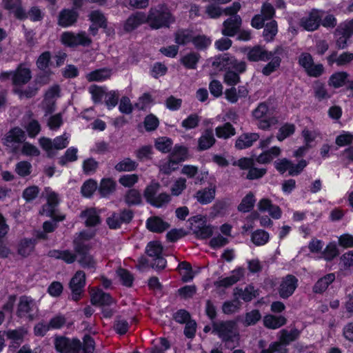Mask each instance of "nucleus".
I'll list each match as a JSON object with an SVG mask.
<instances>
[{
    "mask_svg": "<svg viewBox=\"0 0 353 353\" xmlns=\"http://www.w3.org/2000/svg\"><path fill=\"white\" fill-rule=\"evenodd\" d=\"M143 125L147 132L154 131L159 125V120L154 114H150L144 118Z\"/></svg>",
    "mask_w": 353,
    "mask_h": 353,
    "instance_id": "obj_64",
    "label": "nucleus"
},
{
    "mask_svg": "<svg viewBox=\"0 0 353 353\" xmlns=\"http://www.w3.org/2000/svg\"><path fill=\"white\" fill-rule=\"evenodd\" d=\"M79 12L74 9L63 8L58 15L57 23L62 28L73 26L78 20Z\"/></svg>",
    "mask_w": 353,
    "mask_h": 353,
    "instance_id": "obj_17",
    "label": "nucleus"
},
{
    "mask_svg": "<svg viewBox=\"0 0 353 353\" xmlns=\"http://www.w3.org/2000/svg\"><path fill=\"white\" fill-rule=\"evenodd\" d=\"M116 188V183L111 178L101 179L99 188V192L102 197H105L112 193Z\"/></svg>",
    "mask_w": 353,
    "mask_h": 353,
    "instance_id": "obj_42",
    "label": "nucleus"
},
{
    "mask_svg": "<svg viewBox=\"0 0 353 353\" xmlns=\"http://www.w3.org/2000/svg\"><path fill=\"white\" fill-rule=\"evenodd\" d=\"M97 188V183L92 179L86 180L81 188V192L84 197L90 198Z\"/></svg>",
    "mask_w": 353,
    "mask_h": 353,
    "instance_id": "obj_59",
    "label": "nucleus"
},
{
    "mask_svg": "<svg viewBox=\"0 0 353 353\" xmlns=\"http://www.w3.org/2000/svg\"><path fill=\"white\" fill-rule=\"evenodd\" d=\"M213 332L218 336L227 348H234L239 341L238 325L234 320L212 322Z\"/></svg>",
    "mask_w": 353,
    "mask_h": 353,
    "instance_id": "obj_1",
    "label": "nucleus"
},
{
    "mask_svg": "<svg viewBox=\"0 0 353 353\" xmlns=\"http://www.w3.org/2000/svg\"><path fill=\"white\" fill-rule=\"evenodd\" d=\"M281 54H276L274 55L269 61L262 69V73L265 76H269L272 72H275L281 65V58L280 57Z\"/></svg>",
    "mask_w": 353,
    "mask_h": 353,
    "instance_id": "obj_53",
    "label": "nucleus"
},
{
    "mask_svg": "<svg viewBox=\"0 0 353 353\" xmlns=\"http://www.w3.org/2000/svg\"><path fill=\"white\" fill-rule=\"evenodd\" d=\"M215 133L218 138L227 139L235 135L236 130L230 122H226L222 125L217 126L215 128Z\"/></svg>",
    "mask_w": 353,
    "mask_h": 353,
    "instance_id": "obj_40",
    "label": "nucleus"
},
{
    "mask_svg": "<svg viewBox=\"0 0 353 353\" xmlns=\"http://www.w3.org/2000/svg\"><path fill=\"white\" fill-rule=\"evenodd\" d=\"M54 345L59 353H80L81 341L77 337L57 336L54 339Z\"/></svg>",
    "mask_w": 353,
    "mask_h": 353,
    "instance_id": "obj_8",
    "label": "nucleus"
},
{
    "mask_svg": "<svg viewBox=\"0 0 353 353\" xmlns=\"http://www.w3.org/2000/svg\"><path fill=\"white\" fill-rule=\"evenodd\" d=\"M52 65V53L48 50L41 52L36 60V66L39 70H51Z\"/></svg>",
    "mask_w": 353,
    "mask_h": 353,
    "instance_id": "obj_36",
    "label": "nucleus"
},
{
    "mask_svg": "<svg viewBox=\"0 0 353 353\" xmlns=\"http://www.w3.org/2000/svg\"><path fill=\"white\" fill-rule=\"evenodd\" d=\"M78 150L73 146L68 148L65 154L61 156L59 159V164L61 166H65L68 162H74L77 160Z\"/></svg>",
    "mask_w": 353,
    "mask_h": 353,
    "instance_id": "obj_56",
    "label": "nucleus"
},
{
    "mask_svg": "<svg viewBox=\"0 0 353 353\" xmlns=\"http://www.w3.org/2000/svg\"><path fill=\"white\" fill-rule=\"evenodd\" d=\"M90 301L93 305L110 306L113 303V298L110 293L99 290L92 295Z\"/></svg>",
    "mask_w": 353,
    "mask_h": 353,
    "instance_id": "obj_26",
    "label": "nucleus"
},
{
    "mask_svg": "<svg viewBox=\"0 0 353 353\" xmlns=\"http://www.w3.org/2000/svg\"><path fill=\"white\" fill-rule=\"evenodd\" d=\"M116 272L122 285L127 288H131L132 286L134 277L128 270L120 267L117 270Z\"/></svg>",
    "mask_w": 353,
    "mask_h": 353,
    "instance_id": "obj_47",
    "label": "nucleus"
},
{
    "mask_svg": "<svg viewBox=\"0 0 353 353\" xmlns=\"http://www.w3.org/2000/svg\"><path fill=\"white\" fill-rule=\"evenodd\" d=\"M212 65L219 71L233 69L239 72H245L247 70V64L245 61H239L234 56L229 53H223L214 57Z\"/></svg>",
    "mask_w": 353,
    "mask_h": 353,
    "instance_id": "obj_4",
    "label": "nucleus"
},
{
    "mask_svg": "<svg viewBox=\"0 0 353 353\" xmlns=\"http://www.w3.org/2000/svg\"><path fill=\"white\" fill-rule=\"evenodd\" d=\"M201 59L199 53L190 52L180 59V63L188 70H195Z\"/></svg>",
    "mask_w": 353,
    "mask_h": 353,
    "instance_id": "obj_32",
    "label": "nucleus"
},
{
    "mask_svg": "<svg viewBox=\"0 0 353 353\" xmlns=\"http://www.w3.org/2000/svg\"><path fill=\"white\" fill-rule=\"evenodd\" d=\"M287 323V319L282 316H275L273 314H267L263 318V325L268 329H278Z\"/></svg>",
    "mask_w": 353,
    "mask_h": 353,
    "instance_id": "obj_30",
    "label": "nucleus"
},
{
    "mask_svg": "<svg viewBox=\"0 0 353 353\" xmlns=\"http://www.w3.org/2000/svg\"><path fill=\"white\" fill-rule=\"evenodd\" d=\"M22 87L13 88V93L17 94L19 99H31L35 97L39 90V88L34 83L29 85L26 89H21Z\"/></svg>",
    "mask_w": 353,
    "mask_h": 353,
    "instance_id": "obj_39",
    "label": "nucleus"
},
{
    "mask_svg": "<svg viewBox=\"0 0 353 353\" xmlns=\"http://www.w3.org/2000/svg\"><path fill=\"white\" fill-rule=\"evenodd\" d=\"M85 274L82 270H78L70 281L69 288L71 290V299L78 302L82 298L86 284Z\"/></svg>",
    "mask_w": 353,
    "mask_h": 353,
    "instance_id": "obj_11",
    "label": "nucleus"
},
{
    "mask_svg": "<svg viewBox=\"0 0 353 353\" xmlns=\"http://www.w3.org/2000/svg\"><path fill=\"white\" fill-rule=\"evenodd\" d=\"M139 163L129 157L124 158L114 165V169L119 172L135 171Z\"/></svg>",
    "mask_w": 353,
    "mask_h": 353,
    "instance_id": "obj_43",
    "label": "nucleus"
},
{
    "mask_svg": "<svg viewBox=\"0 0 353 353\" xmlns=\"http://www.w3.org/2000/svg\"><path fill=\"white\" fill-rule=\"evenodd\" d=\"M234 295L241 297L245 302H250L253 299L256 298L259 294L257 291L254 290V287L252 284H250L247 285L244 290L236 288Z\"/></svg>",
    "mask_w": 353,
    "mask_h": 353,
    "instance_id": "obj_37",
    "label": "nucleus"
},
{
    "mask_svg": "<svg viewBox=\"0 0 353 353\" xmlns=\"http://www.w3.org/2000/svg\"><path fill=\"white\" fill-rule=\"evenodd\" d=\"M32 77L30 68L26 67L23 63L18 64L13 70L1 71L0 72V81L11 80L13 88L23 87L30 81Z\"/></svg>",
    "mask_w": 353,
    "mask_h": 353,
    "instance_id": "obj_3",
    "label": "nucleus"
},
{
    "mask_svg": "<svg viewBox=\"0 0 353 353\" xmlns=\"http://www.w3.org/2000/svg\"><path fill=\"white\" fill-rule=\"evenodd\" d=\"M278 32V24L275 20H272L264 26L263 37L267 42L274 40Z\"/></svg>",
    "mask_w": 353,
    "mask_h": 353,
    "instance_id": "obj_44",
    "label": "nucleus"
},
{
    "mask_svg": "<svg viewBox=\"0 0 353 353\" xmlns=\"http://www.w3.org/2000/svg\"><path fill=\"white\" fill-rule=\"evenodd\" d=\"M270 239L269 233L263 230H256L252 232L251 240L256 246L266 244Z\"/></svg>",
    "mask_w": 353,
    "mask_h": 353,
    "instance_id": "obj_54",
    "label": "nucleus"
},
{
    "mask_svg": "<svg viewBox=\"0 0 353 353\" xmlns=\"http://www.w3.org/2000/svg\"><path fill=\"white\" fill-rule=\"evenodd\" d=\"M300 336V332L296 328H292L290 331L283 329L280 332L279 341L284 345H289L291 342L296 341Z\"/></svg>",
    "mask_w": 353,
    "mask_h": 353,
    "instance_id": "obj_41",
    "label": "nucleus"
},
{
    "mask_svg": "<svg viewBox=\"0 0 353 353\" xmlns=\"http://www.w3.org/2000/svg\"><path fill=\"white\" fill-rule=\"evenodd\" d=\"M269 110V106L266 102L259 103L257 107L252 110V117L258 121L256 125L261 130H268L272 125L277 123L276 118L272 116Z\"/></svg>",
    "mask_w": 353,
    "mask_h": 353,
    "instance_id": "obj_5",
    "label": "nucleus"
},
{
    "mask_svg": "<svg viewBox=\"0 0 353 353\" xmlns=\"http://www.w3.org/2000/svg\"><path fill=\"white\" fill-rule=\"evenodd\" d=\"M111 77V70L107 68L94 70L86 74V79L89 82H102Z\"/></svg>",
    "mask_w": 353,
    "mask_h": 353,
    "instance_id": "obj_31",
    "label": "nucleus"
},
{
    "mask_svg": "<svg viewBox=\"0 0 353 353\" xmlns=\"http://www.w3.org/2000/svg\"><path fill=\"white\" fill-rule=\"evenodd\" d=\"M353 142V134L350 132L343 131L341 134L338 135L335 139V143L339 147H344L350 145Z\"/></svg>",
    "mask_w": 353,
    "mask_h": 353,
    "instance_id": "obj_63",
    "label": "nucleus"
},
{
    "mask_svg": "<svg viewBox=\"0 0 353 353\" xmlns=\"http://www.w3.org/2000/svg\"><path fill=\"white\" fill-rule=\"evenodd\" d=\"M216 195L215 186L212 188H205L196 192L195 198L201 205H207L210 203Z\"/></svg>",
    "mask_w": 353,
    "mask_h": 353,
    "instance_id": "obj_29",
    "label": "nucleus"
},
{
    "mask_svg": "<svg viewBox=\"0 0 353 353\" xmlns=\"http://www.w3.org/2000/svg\"><path fill=\"white\" fill-rule=\"evenodd\" d=\"M37 244V239L22 238L17 245V254L23 258H27L34 252Z\"/></svg>",
    "mask_w": 353,
    "mask_h": 353,
    "instance_id": "obj_19",
    "label": "nucleus"
},
{
    "mask_svg": "<svg viewBox=\"0 0 353 353\" xmlns=\"http://www.w3.org/2000/svg\"><path fill=\"white\" fill-rule=\"evenodd\" d=\"M125 203L128 206L140 205L142 204L141 194L137 189H129L124 196Z\"/></svg>",
    "mask_w": 353,
    "mask_h": 353,
    "instance_id": "obj_38",
    "label": "nucleus"
},
{
    "mask_svg": "<svg viewBox=\"0 0 353 353\" xmlns=\"http://www.w3.org/2000/svg\"><path fill=\"white\" fill-rule=\"evenodd\" d=\"M261 314L257 309H254L245 313L242 323L245 327L256 325L261 319Z\"/></svg>",
    "mask_w": 353,
    "mask_h": 353,
    "instance_id": "obj_55",
    "label": "nucleus"
},
{
    "mask_svg": "<svg viewBox=\"0 0 353 353\" xmlns=\"http://www.w3.org/2000/svg\"><path fill=\"white\" fill-rule=\"evenodd\" d=\"M173 145V141L168 137H162L155 141L156 149L162 153H170Z\"/></svg>",
    "mask_w": 353,
    "mask_h": 353,
    "instance_id": "obj_52",
    "label": "nucleus"
},
{
    "mask_svg": "<svg viewBox=\"0 0 353 353\" xmlns=\"http://www.w3.org/2000/svg\"><path fill=\"white\" fill-rule=\"evenodd\" d=\"M284 51L282 46H277L272 51H268L264 47L256 45L250 48L247 53V59L251 62L268 61L274 55L283 54Z\"/></svg>",
    "mask_w": 353,
    "mask_h": 353,
    "instance_id": "obj_6",
    "label": "nucleus"
},
{
    "mask_svg": "<svg viewBox=\"0 0 353 353\" xmlns=\"http://www.w3.org/2000/svg\"><path fill=\"white\" fill-rule=\"evenodd\" d=\"M169 157L174 159V163L178 165L186 161L189 157L188 148L183 145L176 144L171 150Z\"/></svg>",
    "mask_w": 353,
    "mask_h": 353,
    "instance_id": "obj_28",
    "label": "nucleus"
},
{
    "mask_svg": "<svg viewBox=\"0 0 353 353\" xmlns=\"http://www.w3.org/2000/svg\"><path fill=\"white\" fill-rule=\"evenodd\" d=\"M89 20L92 24L103 29H106L108 20L105 16L99 10H92L89 14Z\"/></svg>",
    "mask_w": 353,
    "mask_h": 353,
    "instance_id": "obj_46",
    "label": "nucleus"
},
{
    "mask_svg": "<svg viewBox=\"0 0 353 353\" xmlns=\"http://www.w3.org/2000/svg\"><path fill=\"white\" fill-rule=\"evenodd\" d=\"M256 201V199L254 194L251 191L249 192L242 199L241 203L237 206L238 211L242 213H247L251 212L254 207Z\"/></svg>",
    "mask_w": 353,
    "mask_h": 353,
    "instance_id": "obj_33",
    "label": "nucleus"
},
{
    "mask_svg": "<svg viewBox=\"0 0 353 353\" xmlns=\"http://www.w3.org/2000/svg\"><path fill=\"white\" fill-rule=\"evenodd\" d=\"M214 232V228L212 225L202 224L197 225L194 234L198 239L205 240L210 238Z\"/></svg>",
    "mask_w": 353,
    "mask_h": 353,
    "instance_id": "obj_49",
    "label": "nucleus"
},
{
    "mask_svg": "<svg viewBox=\"0 0 353 353\" xmlns=\"http://www.w3.org/2000/svg\"><path fill=\"white\" fill-rule=\"evenodd\" d=\"M145 23H147L146 14L137 11L131 14L126 19L123 23V29L125 32L130 33Z\"/></svg>",
    "mask_w": 353,
    "mask_h": 353,
    "instance_id": "obj_16",
    "label": "nucleus"
},
{
    "mask_svg": "<svg viewBox=\"0 0 353 353\" xmlns=\"http://www.w3.org/2000/svg\"><path fill=\"white\" fill-rule=\"evenodd\" d=\"M225 72L223 80L225 84L230 86H234L240 82L241 78L239 74L243 72H239L233 69H228Z\"/></svg>",
    "mask_w": 353,
    "mask_h": 353,
    "instance_id": "obj_57",
    "label": "nucleus"
},
{
    "mask_svg": "<svg viewBox=\"0 0 353 353\" xmlns=\"http://www.w3.org/2000/svg\"><path fill=\"white\" fill-rule=\"evenodd\" d=\"M170 227V223L159 216H151L146 221V228L152 232L162 233Z\"/></svg>",
    "mask_w": 353,
    "mask_h": 353,
    "instance_id": "obj_20",
    "label": "nucleus"
},
{
    "mask_svg": "<svg viewBox=\"0 0 353 353\" xmlns=\"http://www.w3.org/2000/svg\"><path fill=\"white\" fill-rule=\"evenodd\" d=\"M78 263L80 266L84 269L95 270L97 263L94 259V256L91 254H86L85 255L80 256Z\"/></svg>",
    "mask_w": 353,
    "mask_h": 353,
    "instance_id": "obj_61",
    "label": "nucleus"
},
{
    "mask_svg": "<svg viewBox=\"0 0 353 353\" xmlns=\"http://www.w3.org/2000/svg\"><path fill=\"white\" fill-rule=\"evenodd\" d=\"M336 279L334 273H329L319 279L314 283L312 290L315 294H323Z\"/></svg>",
    "mask_w": 353,
    "mask_h": 353,
    "instance_id": "obj_27",
    "label": "nucleus"
},
{
    "mask_svg": "<svg viewBox=\"0 0 353 353\" xmlns=\"http://www.w3.org/2000/svg\"><path fill=\"white\" fill-rule=\"evenodd\" d=\"M323 11L313 8L307 17L301 19V26L308 32L316 30L321 26Z\"/></svg>",
    "mask_w": 353,
    "mask_h": 353,
    "instance_id": "obj_14",
    "label": "nucleus"
},
{
    "mask_svg": "<svg viewBox=\"0 0 353 353\" xmlns=\"http://www.w3.org/2000/svg\"><path fill=\"white\" fill-rule=\"evenodd\" d=\"M244 276V269L241 267L236 268L232 272V275L226 276L216 281L218 287L229 288L236 283Z\"/></svg>",
    "mask_w": 353,
    "mask_h": 353,
    "instance_id": "obj_21",
    "label": "nucleus"
},
{
    "mask_svg": "<svg viewBox=\"0 0 353 353\" xmlns=\"http://www.w3.org/2000/svg\"><path fill=\"white\" fill-rule=\"evenodd\" d=\"M134 217V212L130 209H123L120 213L114 212L106 219V223L110 230L120 229L122 224L130 223Z\"/></svg>",
    "mask_w": 353,
    "mask_h": 353,
    "instance_id": "obj_12",
    "label": "nucleus"
},
{
    "mask_svg": "<svg viewBox=\"0 0 353 353\" xmlns=\"http://www.w3.org/2000/svg\"><path fill=\"white\" fill-rule=\"evenodd\" d=\"M347 78L346 72H338L331 75L330 81L331 84L336 88L342 87Z\"/></svg>",
    "mask_w": 353,
    "mask_h": 353,
    "instance_id": "obj_62",
    "label": "nucleus"
},
{
    "mask_svg": "<svg viewBox=\"0 0 353 353\" xmlns=\"http://www.w3.org/2000/svg\"><path fill=\"white\" fill-rule=\"evenodd\" d=\"M339 254V250L334 243H329L322 252V257L326 261H332Z\"/></svg>",
    "mask_w": 353,
    "mask_h": 353,
    "instance_id": "obj_60",
    "label": "nucleus"
},
{
    "mask_svg": "<svg viewBox=\"0 0 353 353\" xmlns=\"http://www.w3.org/2000/svg\"><path fill=\"white\" fill-rule=\"evenodd\" d=\"M241 25V16L229 17L223 21L221 32L225 37H234L239 32Z\"/></svg>",
    "mask_w": 353,
    "mask_h": 353,
    "instance_id": "obj_18",
    "label": "nucleus"
},
{
    "mask_svg": "<svg viewBox=\"0 0 353 353\" xmlns=\"http://www.w3.org/2000/svg\"><path fill=\"white\" fill-rule=\"evenodd\" d=\"M259 133L247 132L240 135L235 142V148L238 150H244L251 147L254 142L259 139Z\"/></svg>",
    "mask_w": 353,
    "mask_h": 353,
    "instance_id": "obj_23",
    "label": "nucleus"
},
{
    "mask_svg": "<svg viewBox=\"0 0 353 353\" xmlns=\"http://www.w3.org/2000/svg\"><path fill=\"white\" fill-rule=\"evenodd\" d=\"M96 343L94 339L90 334H85L83 337V342L81 341L80 352L94 353Z\"/></svg>",
    "mask_w": 353,
    "mask_h": 353,
    "instance_id": "obj_58",
    "label": "nucleus"
},
{
    "mask_svg": "<svg viewBox=\"0 0 353 353\" xmlns=\"http://www.w3.org/2000/svg\"><path fill=\"white\" fill-rule=\"evenodd\" d=\"M211 39L205 34L193 35V39L192 40V43L199 51L207 50L211 45Z\"/></svg>",
    "mask_w": 353,
    "mask_h": 353,
    "instance_id": "obj_51",
    "label": "nucleus"
},
{
    "mask_svg": "<svg viewBox=\"0 0 353 353\" xmlns=\"http://www.w3.org/2000/svg\"><path fill=\"white\" fill-rule=\"evenodd\" d=\"M161 188V185L158 181L152 180L145 188L143 191V196L147 203L150 202L156 197L157 192Z\"/></svg>",
    "mask_w": 353,
    "mask_h": 353,
    "instance_id": "obj_45",
    "label": "nucleus"
},
{
    "mask_svg": "<svg viewBox=\"0 0 353 353\" xmlns=\"http://www.w3.org/2000/svg\"><path fill=\"white\" fill-rule=\"evenodd\" d=\"M147 23L152 30L169 28L175 22V17L164 4L152 7L146 15Z\"/></svg>",
    "mask_w": 353,
    "mask_h": 353,
    "instance_id": "obj_2",
    "label": "nucleus"
},
{
    "mask_svg": "<svg viewBox=\"0 0 353 353\" xmlns=\"http://www.w3.org/2000/svg\"><path fill=\"white\" fill-rule=\"evenodd\" d=\"M25 139V133L19 127L11 128L3 139L4 145L10 146V143H19Z\"/></svg>",
    "mask_w": 353,
    "mask_h": 353,
    "instance_id": "obj_25",
    "label": "nucleus"
},
{
    "mask_svg": "<svg viewBox=\"0 0 353 353\" xmlns=\"http://www.w3.org/2000/svg\"><path fill=\"white\" fill-rule=\"evenodd\" d=\"M61 42L65 46L70 48H74L78 46L87 47L92 43V39L85 32L82 31L75 34L73 32L68 31L62 33Z\"/></svg>",
    "mask_w": 353,
    "mask_h": 353,
    "instance_id": "obj_10",
    "label": "nucleus"
},
{
    "mask_svg": "<svg viewBox=\"0 0 353 353\" xmlns=\"http://www.w3.org/2000/svg\"><path fill=\"white\" fill-rule=\"evenodd\" d=\"M37 309L34 299L26 295L19 298L16 315L20 318H25L28 321H33L37 316Z\"/></svg>",
    "mask_w": 353,
    "mask_h": 353,
    "instance_id": "obj_9",
    "label": "nucleus"
},
{
    "mask_svg": "<svg viewBox=\"0 0 353 353\" xmlns=\"http://www.w3.org/2000/svg\"><path fill=\"white\" fill-rule=\"evenodd\" d=\"M81 216L85 217V225L86 227H95L101 223V217L95 208H91L83 210Z\"/></svg>",
    "mask_w": 353,
    "mask_h": 353,
    "instance_id": "obj_34",
    "label": "nucleus"
},
{
    "mask_svg": "<svg viewBox=\"0 0 353 353\" xmlns=\"http://www.w3.org/2000/svg\"><path fill=\"white\" fill-rule=\"evenodd\" d=\"M174 42L177 46H186L192 43L193 39V33L188 29H179L174 34Z\"/></svg>",
    "mask_w": 353,
    "mask_h": 353,
    "instance_id": "obj_35",
    "label": "nucleus"
},
{
    "mask_svg": "<svg viewBox=\"0 0 353 353\" xmlns=\"http://www.w3.org/2000/svg\"><path fill=\"white\" fill-rule=\"evenodd\" d=\"M296 126L293 123H285L282 125L277 132L276 139L279 141H283L285 139L294 134Z\"/></svg>",
    "mask_w": 353,
    "mask_h": 353,
    "instance_id": "obj_50",
    "label": "nucleus"
},
{
    "mask_svg": "<svg viewBox=\"0 0 353 353\" xmlns=\"http://www.w3.org/2000/svg\"><path fill=\"white\" fill-rule=\"evenodd\" d=\"M26 332L23 328L8 330L6 332L7 338L12 341L13 345H16L17 347H19L21 343L23 341Z\"/></svg>",
    "mask_w": 353,
    "mask_h": 353,
    "instance_id": "obj_48",
    "label": "nucleus"
},
{
    "mask_svg": "<svg viewBox=\"0 0 353 353\" xmlns=\"http://www.w3.org/2000/svg\"><path fill=\"white\" fill-rule=\"evenodd\" d=\"M298 279L292 274L283 277L279 288V296L284 299L291 296L298 287Z\"/></svg>",
    "mask_w": 353,
    "mask_h": 353,
    "instance_id": "obj_15",
    "label": "nucleus"
},
{
    "mask_svg": "<svg viewBox=\"0 0 353 353\" xmlns=\"http://www.w3.org/2000/svg\"><path fill=\"white\" fill-rule=\"evenodd\" d=\"M59 203V195L55 192H51L47 196V203L42 206V210L46 216L50 217L53 221L60 222L65 220V216L63 214L57 215L56 208Z\"/></svg>",
    "mask_w": 353,
    "mask_h": 353,
    "instance_id": "obj_13",
    "label": "nucleus"
},
{
    "mask_svg": "<svg viewBox=\"0 0 353 353\" xmlns=\"http://www.w3.org/2000/svg\"><path fill=\"white\" fill-rule=\"evenodd\" d=\"M298 63L310 77L318 78L324 73L323 65L314 63V59L309 52H302L299 57Z\"/></svg>",
    "mask_w": 353,
    "mask_h": 353,
    "instance_id": "obj_7",
    "label": "nucleus"
},
{
    "mask_svg": "<svg viewBox=\"0 0 353 353\" xmlns=\"http://www.w3.org/2000/svg\"><path fill=\"white\" fill-rule=\"evenodd\" d=\"M216 143L213 132L211 129H206L198 139L197 150L205 151L212 147Z\"/></svg>",
    "mask_w": 353,
    "mask_h": 353,
    "instance_id": "obj_24",
    "label": "nucleus"
},
{
    "mask_svg": "<svg viewBox=\"0 0 353 353\" xmlns=\"http://www.w3.org/2000/svg\"><path fill=\"white\" fill-rule=\"evenodd\" d=\"M48 256L50 258L61 260L67 264H72L77 260V254L70 250H50Z\"/></svg>",
    "mask_w": 353,
    "mask_h": 353,
    "instance_id": "obj_22",
    "label": "nucleus"
}]
</instances>
